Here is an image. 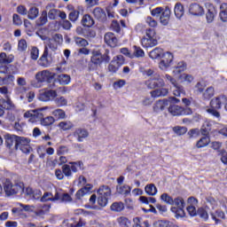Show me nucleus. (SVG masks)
I'll list each match as a JSON object with an SVG mask.
<instances>
[{"label": "nucleus", "mask_w": 227, "mask_h": 227, "mask_svg": "<svg viewBox=\"0 0 227 227\" xmlns=\"http://www.w3.org/2000/svg\"><path fill=\"white\" fill-rule=\"evenodd\" d=\"M82 168V161L70 162V165L66 164L61 169L55 170V176L58 180H63L65 176H72V173H77Z\"/></svg>", "instance_id": "1"}, {"label": "nucleus", "mask_w": 227, "mask_h": 227, "mask_svg": "<svg viewBox=\"0 0 227 227\" xmlns=\"http://www.w3.org/2000/svg\"><path fill=\"white\" fill-rule=\"evenodd\" d=\"M51 111L52 106H44L35 110H28L24 113L23 116L28 120L30 123H36V121H40L43 116H47Z\"/></svg>", "instance_id": "2"}, {"label": "nucleus", "mask_w": 227, "mask_h": 227, "mask_svg": "<svg viewBox=\"0 0 227 227\" xmlns=\"http://www.w3.org/2000/svg\"><path fill=\"white\" fill-rule=\"evenodd\" d=\"M110 61L111 57H109V51H106L103 55L100 51H93L89 70H95V68L100 67L102 63H109Z\"/></svg>", "instance_id": "3"}, {"label": "nucleus", "mask_w": 227, "mask_h": 227, "mask_svg": "<svg viewBox=\"0 0 227 227\" xmlns=\"http://www.w3.org/2000/svg\"><path fill=\"white\" fill-rule=\"evenodd\" d=\"M52 79H54V73L49 70H43L35 74L36 82H32L31 86H33V88H42L43 82H51Z\"/></svg>", "instance_id": "4"}, {"label": "nucleus", "mask_w": 227, "mask_h": 227, "mask_svg": "<svg viewBox=\"0 0 227 227\" xmlns=\"http://www.w3.org/2000/svg\"><path fill=\"white\" fill-rule=\"evenodd\" d=\"M4 191L5 192L6 196H13L19 194V192H24V183L6 180Z\"/></svg>", "instance_id": "5"}, {"label": "nucleus", "mask_w": 227, "mask_h": 227, "mask_svg": "<svg viewBox=\"0 0 227 227\" xmlns=\"http://www.w3.org/2000/svg\"><path fill=\"white\" fill-rule=\"evenodd\" d=\"M151 15L153 17H160V22L162 26H168L169 24V17L171 15V11L168 8L156 7L151 10Z\"/></svg>", "instance_id": "6"}, {"label": "nucleus", "mask_w": 227, "mask_h": 227, "mask_svg": "<svg viewBox=\"0 0 227 227\" xmlns=\"http://www.w3.org/2000/svg\"><path fill=\"white\" fill-rule=\"evenodd\" d=\"M226 96H219L213 98L210 102L211 108L207 109V112L215 116V118H221V114L216 109H221L223 104H226Z\"/></svg>", "instance_id": "7"}, {"label": "nucleus", "mask_w": 227, "mask_h": 227, "mask_svg": "<svg viewBox=\"0 0 227 227\" xmlns=\"http://www.w3.org/2000/svg\"><path fill=\"white\" fill-rule=\"evenodd\" d=\"M7 139L16 138V146L22 151L23 153H29L31 152V140L24 137H15L12 135L6 136Z\"/></svg>", "instance_id": "8"}, {"label": "nucleus", "mask_w": 227, "mask_h": 227, "mask_svg": "<svg viewBox=\"0 0 227 227\" xmlns=\"http://www.w3.org/2000/svg\"><path fill=\"white\" fill-rule=\"evenodd\" d=\"M141 43L143 47L148 49L150 47H155L157 45V33L154 29L149 28L145 32V35L142 38Z\"/></svg>", "instance_id": "9"}, {"label": "nucleus", "mask_w": 227, "mask_h": 227, "mask_svg": "<svg viewBox=\"0 0 227 227\" xmlns=\"http://www.w3.org/2000/svg\"><path fill=\"white\" fill-rule=\"evenodd\" d=\"M173 205H176V207H172L170 210L175 214V218L182 219L185 217V211H184V206L185 203L184 202V199H182V197L173 199Z\"/></svg>", "instance_id": "10"}, {"label": "nucleus", "mask_w": 227, "mask_h": 227, "mask_svg": "<svg viewBox=\"0 0 227 227\" xmlns=\"http://www.w3.org/2000/svg\"><path fill=\"white\" fill-rule=\"evenodd\" d=\"M145 86L149 90H155V88H164L166 86V82L164 79L160 78V74H153V78H151L145 81Z\"/></svg>", "instance_id": "11"}, {"label": "nucleus", "mask_w": 227, "mask_h": 227, "mask_svg": "<svg viewBox=\"0 0 227 227\" xmlns=\"http://www.w3.org/2000/svg\"><path fill=\"white\" fill-rule=\"evenodd\" d=\"M173 53L169 51L165 52L159 62L160 70H163V72L168 71L171 65H173Z\"/></svg>", "instance_id": "12"}, {"label": "nucleus", "mask_w": 227, "mask_h": 227, "mask_svg": "<svg viewBox=\"0 0 227 227\" xmlns=\"http://www.w3.org/2000/svg\"><path fill=\"white\" fill-rule=\"evenodd\" d=\"M122 65H125V58H123L122 55H117L114 57L111 63L109 64L108 70L109 72L116 74V72L120 70V67H122Z\"/></svg>", "instance_id": "13"}, {"label": "nucleus", "mask_w": 227, "mask_h": 227, "mask_svg": "<svg viewBox=\"0 0 227 227\" xmlns=\"http://www.w3.org/2000/svg\"><path fill=\"white\" fill-rule=\"evenodd\" d=\"M165 79L174 86L175 89L173 90V95L175 97L185 95V90H184V87H182V85H179L178 82H176V80L175 78H173L169 74H165Z\"/></svg>", "instance_id": "14"}, {"label": "nucleus", "mask_w": 227, "mask_h": 227, "mask_svg": "<svg viewBox=\"0 0 227 227\" xmlns=\"http://www.w3.org/2000/svg\"><path fill=\"white\" fill-rule=\"evenodd\" d=\"M188 12L192 17H203L205 15V8L198 3H192L188 6Z\"/></svg>", "instance_id": "15"}, {"label": "nucleus", "mask_w": 227, "mask_h": 227, "mask_svg": "<svg viewBox=\"0 0 227 227\" xmlns=\"http://www.w3.org/2000/svg\"><path fill=\"white\" fill-rule=\"evenodd\" d=\"M206 20L207 24H212L215 20V15H217V11H215V7L211 3H206Z\"/></svg>", "instance_id": "16"}, {"label": "nucleus", "mask_w": 227, "mask_h": 227, "mask_svg": "<svg viewBox=\"0 0 227 227\" xmlns=\"http://www.w3.org/2000/svg\"><path fill=\"white\" fill-rule=\"evenodd\" d=\"M52 64V53H49L48 50H44L43 55L38 59V65L40 67H44V68H47V67H51Z\"/></svg>", "instance_id": "17"}, {"label": "nucleus", "mask_w": 227, "mask_h": 227, "mask_svg": "<svg viewBox=\"0 0 227 227\" xmlns=\"http://www.w3.org/2000/svg\"><path fill=\"white\" fill-rule=\"evenodd\" d=\"M41 40H43L46 42L45 49L44 51L48 50V52L50 54H52V52L56 51L58 50V43L54 39H49L47 36L40 35Z\"/></svg>", "instance_id": "18"}, {"label": "nucleus", "mask_w": 227, "mask_h": 227, "mask_svg": "<svg viewBox=\"0 0 227 227\" xmlns=\"http://www.w3.org/2000/svg\"><path fill=\"white\" fill-rule=\"evenodd\" d=\"M74 137L78 141V143H82L84 139L90 136V132L87 131L86 129L78 128L73 133Z\"/></svg>", "instance_id": "19"}, {"label": "nucleus", "mask_w": 227, "mask_h": 227, "mask_svg": "<svg viewBox=\"0 0 227 227\" xmlns=\"http://www.w3.org/2000/svg\"><path fill=\"white\" fill-rule=\"evenodd\" d=\"M189 206L187 207V212L192 216L194 217L198 215V211L196 210V205H198V200L194 197H190L188 199Z\"/></svg>", "instance_id": "20"}, {"label": "nucleus", "mask_w": 227, "mask_h": 227, "mask_svg": "<svg viewBox=\"0 0 227 227\" xmlns=\"http://www.w3.org/2000/svg\"><path fill=\"white\" fill-rule=\"evenodd\" d=\"M104 40L106 45H108L109 47H118V38L116 37V35H114V33H106L105 35Z\"/></svg>", "instance_id": "21"}, {"label": "nucleus", "mask_w": 227, "mask_h": 227, "mask_svg": "<svg viewBox=\"0 0 227 227\" xmlns=\"http://www.w3.org/2000/svg\"><path fill=\"white\" fill-rule=\"evenodd\" d=\"M59 192H56L55 195L52 192H44L41 197V201L44 203L45 201H59Z\"/></svg>", "instance_id": "22"}, {"label": "nucleus", "mask_w": 227, "mask_h": 227, "mask_svg": "<svg viewBox=\"0 0 227 227\" xmlns=\"http://www.w3.org/2000/svg\"><path fill=\"white\" fill-rule=\"evenodd\" d=\"M95 19L98 20L104 21L106 19H107V14L106 13V11L100 7H96L92 12Z\"/></svg>", "instance_id": "23"}, {"label": "nucleus", "mask_w": 227, "mask_h": 227, "mask_svg": "<svg viewBox=\"0 0 227 227\" xmlns=\"http://www.w3.org/2000/svg\"><path fill=\"white\" fill-rule=\"evenodd\" d=\"M91 189H93V185L91 184H86L83 188L80 189L75 194L77 200H81V198H83L86 194H90Z\"/></svg>", "instance_id": "24"}, {"label": "nucleus", "mask_w": 227, "mask_h": 227, "mask_svg": "<svg viewBox=\"0 0 227 227\" xmlns=\"http://www.w3.org/2000/svg\"><path fill=\"white\" fill-rule=\"evenodd\" d=\"M130 191H132V189L127 184H118L116 186V192L122 196H129V194H130Z\"/></svg>", "instance_id": "25"}, {"label": "nucleus", "mask_w": 227, "mask_h": 227, "mask_svg": "<svg viewBox=\"0 0 227 227\" xmlns=\"http://www.w3.org/2000/svg\"><path fill=\"white\" fill-rule=\"evenodd\" d=\"M168 101L167 99L159 100L153 105L154 113H160V111H164L165 107H168Z\"/></svg>", "instance_id": "26"}, {"label": "nucleus", "mask_w": 227, "mask_h": 227, "mask_svg": "<svg viewBox=\"0 0 227 227\" xmlns=\"http://www.w3.org/2000/svg\"><path fill=\"white\" fill-rule=\"evenodd\" d=\"M150 93H151L152 98H157L159 97H166V95H168V89L162 87L160 89H156V90L151 91Z\"/></svg>", "instance_id": "27"}, {"label": "nucleus", "mask_w": 227, "mask_h": 227, "mask_svg": "<svg viewBox=\"0 0 227 227\" xmlns=\"http://www.w3.org/2000/svg\"><path fill=\"white\" fill-rule=\"evenodd\" d=\"M168 113L172 114V116H182V106H179L176 104H170L168 106Z\"/></svg>", "instance_id": "28"}, {"label": "nucleus", "mask_w": 227, "mask_h": 227, "mask_svg": "<svg viewBox=\"0 0 227 227\" xmlns=\"http://www.w3.org/2000/svg\"><path fill=\"white\" fill-rule=\"evenodd\" d=\"M164 54H166V52H164V50H162L161 48H155L149 52V57L151 58V59H159V58L161 59Z\"/></svg>", "instance_id": "29"}, {"label": "nucleus", "mask_w": 227, "mask_h": 227, "mask_svg": "<svg viewBox=\"0 0 227 227\" xmlns=\"http://www.w3.org/2000/svg\"><path fill=\"white\" fill-rule=\"evenodd\" d=\"M98 194L109 200L111 198V188L107 185H103L98 190Z\"/></svg>", "instance_id": "30"}, {"label": "nucleus", "mask_w": 227, "mask_h": 227, "mask_svg": "<svg viewBox=\"0 0 227 227\" xmlns=\"http://www.w3.org/2000/svg\"><path fill=\"white\" fill-rule=\"evenodd\" d=\"M6 98L7 99H0V107L6 110L13 109V103L12 102V99H10L8 96H6Z\"/></svg>", "instance_id": "31"}, {"label": "nucleus", "mask_w": 227, "mask_h": 227, "mask_svg": "<svg viewBox=\"0 0 227 227\" xmlns=\"http://www.w3.org/2000/svg\"><path fill=\"white\" fill-rule=\"evenodd\" d=\"M57 80L61 86H67L70 84L71 77L69 74H61L58 75Z\"/></svg>", "instance_id": "32"}, {"label": "nucleus", "mask_w": 227, "mask_h": 227, "mask_svg": "<svg viewBox=\"0 0 227 227\" xmlns=\"http://www.w3.org/2000/svg\"><path fill=\"white\" fill-rule=\"evenodd\" d=\"M174 13L176 17V19H182L184 17V4L177 3L176 4L174 7Z\"/></svg>", "instance_id": "33"}, {"label": "nucleus", "mask_w": 227, "mask_h": 227, "mask_svg": "<svg viewBox=\"0 0 227 227\" xmlns=\"http://www.w3.org/2000/svg\"><path fill=\"white\" fill-rule=\"evenodd\" d=\"M219 18L222 22H227V4L223 3L220 5Z\"/></svg>", "instance_id": "34"}, {"label": "nucleus", "mask_w": 227, "mask_h": 227, "mask_svg": "<svg viewBox=\"0 0 227 227\" xmlns=\"http://www.w3.org/2000/svg\"><path fill=\"white\" fill-rule=\"evenodd\" d=\"M41 121V125L43 127H51V125H53V123L56 122V119L53 116H47L45 118L39 119Z\"/></svg>", "instance_id": "35"}, {"label": "nucleus", "mask_w": 227, "mask_h": 227, "mask_svg": "<svg viewBox=\"0 0 227 227\" xmlns=\"http://www.w3.org/2000/svg\"><path fill=\"white\" fill-rule=\"evenodd\" d=\"M13 63V55L7 56L6 53H0V65H8Z\"/></svg>", "instance_id": "36"}, {"label": "nucleus", "mask_w": 227, "mask_h": 227, "mask_svg": "<svg viewBox=\"0 0 227 227\" xmlns=\"http://www.w3.org/2000/svg\"><path fill=\"white\" fill-rule=\"evenodd\" d=\"M186 69L187 65L184 62H178L177 65L174 67L173 74L174 75H178L179 74H182V72H185Z\"/></svg>", "instance_id": "37"}, {"label": "nucleus", "mask_w": 227, "mask_h": 227, "mask_svg": "<svg viewBox=\"0 0 227 227\" xmlns=\"http://www.w3.org/2000/svg\"><path fill=\"white\" fill-rule=\"evenodd\" d=\"M145 192L148 196H156L157 186L153 184H146L145 187Z\"/></svg>", "instance_id": "38"}, {"label": "nucleus", "mask_w": 227, "mask_h": 227, "mask_svg": "<svg viewBox=\"0 0 227 227\" xmlns=\"http://www.w3.org/2000/svg\"><path fill=\"white\" fill-rule=\"evenodd\" d=\"M215 93V90H214V87H208L202 93L203 100H210V98H212V97H214Z\"/></svg>", "instance_id": "39"}, {"label": "nucleus", "mask_w": 227, "mask_h": 227, "mask_svg": "<svg viewBox=\"0 0 227 227\" xmlns=\"http://www.w3.org/2000/svg\"><path fill=\"white\" fill-rule=\"evenodd\" d=\"M51 114L54 118H57V120H65V118H67V114L61 108L53 110Z\"/></svg>", "instance_id": "40"}, {"label": "nucleus", "mask_w": 227, "mask_h": 227, "mask_svg": "<svg viewBox=\"0 0 227 227\" xmlns=\"http://www.w3.org/2000/svg\"><path fill=\"white\" fill-rule=\"evenodd\" d=\"M210 145V137H202L197 143L196 148H205Z\"/></svg>", "instance_id": "41"}, {"label": "nucleus", "mask_w": 227, "mask_h": 227, "mask_svg": "<svg viewBox=\"0 0 227 227\" xmlns=\"http://www.w3.org/2000/svg\"><path fill=\"white\" fill-rule=\"evenodd\" d=\"M82 26H85V27H91L93 24H95V21L93 20V18L90 16L89 14H85L82 20Z\"/></svg>", "instance_id": "42"}, {"label": "nucleus", "mask_w": 227, "mask_h": 227, "mask_svg": "<svg viewBox=\"0 0 227 227\" xmlns=\"http://www.w3.org/2000/svg\"><path fill=\"white\" fill-rule=\"evenodd\" d=\"M205 88H207V83H205L203 81L198 82L194 86V93L200 95L205 91Z\"/></svg>", "instance_id": "43"}, {"label": "nucleus", "mask_w": 227, "mask_h": 227, "mask_svg": "<svg viewBox=\"0 0 227 227\" xmlns=\"http://www.w3.org/2000/svg\"><path fill=\"white\" fill-rule=\"evenodd\" d=\"M58 127L61 130H70L74 127V124L70 121H63L59 123Z\"/></svg>", "instance_id": "44"}, {"label": "nucleus", "mask_w": 227, "mask_h": 227, "mask_svg": "<svg viewBox=\"0 0 227 227\" xmlns=\"http://www.w3.org/2000/svg\"><path fill=\"white\" fill-rule=\"evenodd\" d=\"M117 223L121 227H130V220L127 218L126 216H120L117 218Z\"/></svg>", "instance_id": "45"}, {"label": "nucleus", "mask_w": 227, "mask_h": 227, "mask_svg": "<svg viewBox=\"0 0 227 227\" xmlns=\"http://www.w3.org/2000/svg\"><path fill=\"white\" fill-rule=\"evenodd\" d=\"M125 208L123 202H114L111 205V210L113 212H121Z\"/></svg>", "instance_id": "46"}, {"label": "nucleus", "mask_w": 227, "mask_h": 227, "mask_svg": "<svg viewBox=\"0 0 227 227\" xmlns=\"http://www.w3.org/2000/svg\"><path fill=\"white\" fill-rule=\"evenodd\" d=\"M179 79L181 80V82H186L187 84H191V82L194 81V76L189 74H182L179 76Z\"/></svg>", "instance_id": "47"}, {"label": "nucleus", "mask_w": 227, "mask_h": 227, "mask_svg": "<svg viewBox=\"0 0 227 227\" xmlns=\"http://www.w3.org/2000/svg\"><path fill=\"white\" fill-rule=\"evenodd\" d=\"M55 103L58 107H67V106H68V100L65 97L57 98Z\"/></svg>", "instance_id": "48"}, {"label": "nucleus", "mask_w": 227, "mask_h": 227, "mask_svg": "<svg viewBox=\"0 0 227 227\" xmlns=\"http://www.w3.org/2000/svg\"><path fill=\"white\" fill-rule=\"evenodd\" d=\"M38 8L36 7H31L28 11V19L30 20H35V19H36V17H38Z\"/></svg>", "instance_id": "49"}, {"label": "nucleus", "mask_w": 227, "mask_h": 227, "mask_svg": "<svg viewBox=\"0 0 227 227\" xmlns=\"http://www.w3.org/2000/svg\"><path fill=\"white\" fill-rule=\"evenodd\" d=\"M218 156L220 157V160L224 166H227V152L224 149L218 151Z\"/></svg>", "instance_id": "50"}, {"label": "nucleus", "mask_w": 227, "mask_h": 227, "mask_svg": "<svg viewBox=\"0 0 227 227\" xmlns=\"http://www.w3.org/2000/svg\"><path fill=\"white\" fill-rule=\"evenodd\" d=\"M37 26H45L47 24V12H43L41 17L36 20Z\"/></svg>", "instance_id": "51"}, {"label": "nucleus", "mask_w": 227, "mask_h": 227, "mask_svg": "<svg viewBox=\"0 0 227 227\" xmlns=\"http://www.w3.org/2000/svg\"><path fill=\"white\" fill-rule=\"evenodd\" d=\"M160 200L167 205H173V197L169 196L168 193L161 194Z\"/></svg>", "instance_id": "52"}, {"label": "nucleus", "mask_w": 227, "mask_h": 227, "mask_svg": "<svg viewBox=\"0 0 227 227\" xmlns=\"http://www.w3.org/2000/svg\"><path fill=\"white\" fill-rule=\"evenodd\" d=\"M134 58H145V51L140 47L134 46Z\"/></svg>", "instance_id": "53"}, {"label": "nucleus", "mask_w": 227, "mask_h": 227, "mask_svg": "<svg viewBox=\"0 0 227 227\" xmlns=\"http://www.w3.org/2000/svg\"><path fill=\"white\" fill-rule=\"evenodd\" d=\"M14 81H15V76H13L12 74H9L4 77V86H10L13 84Z\"/></svg>", "instance_id": "54"}, {"label": "nucleus", "mask_w": 227, "mask_h": 227, "mask_svg": "<svg viewBox=\"0 0 227 227\" xmlns=\"http://www.w3.org/2000/svg\"><path fill=\"white\" fill-rule=\"evenodd\" d=\"M198 215H200V219H203V221H208V212L205 210V208H199L198 210Z\"/></svg>", "instance_id": "55"}, {"label": "nucleus", "mask_w": 227, "mask_h": 227, "mask_svg": "<svg viewBox=\"0 0 227 227\" xmlns=\"http://www.w3.org/2000/svg\"><path fill=\"white\" fill-rule=\"evenodd\" d=\"M40 56V51L36 47H33L30 51V58L31 59H34V61H36L38 59V57Z\"/></svg>", "instance_id": "56"}, {"label": "nucleus", "mask_w": 227, "mask_h": 227, "mask_svg": "<svg viewBox=\"0 0 227 227\" xmlns=\"http://www.w3.org/2000/svg\"><path fill=\"white\" fill-rule=\"evenodd\" d=\"M79 11H72L68 15L69 20H71V22H76V20L79 19Z\"/></svg>", "instance_id": "57"}, {"label": "nucleus", "mask_w": 227, "mask_h": 227, "mask_svg": "<svg viewBox=\"0 0 227 227\" xmlns=\"http://www.w3.org/2000/svg\"><path fill=\"white\" fill-rule=\"evenodd\" d=\"M173 131L177 134V136H184L187 132V129L184 127L176 126L173 128Z\"/></svg>", "instance_id": "58"}, {"label": "nucleus", "mask_w": 227, "mask_h": 227, "mask_svg": "<svg viewBox=\"0 0 227 227\" xmlns=\"http://www.w3.org/2000/svg\"><path fill=\"white\" fill-rule=\"evenodd\" d=\"M108 200L109 199L106 197H102L100 195H98V204L99 205V207H107Z\"/></svg>", "instance_id": "59"}, {"label": "nucleus", "mask_w": 227, "mask_h": 227, "mask_svg": "<svg viewBox=\"0 0 227 227\" xmlns=\"http://www.w3.org/2000/svg\"><path fill=\"white\" fill-rule=\"evenodd\" d=\"M141 73L145 77H152V79H153L154 74H158L153 69H145V70H142Z\"/></svg>", "instance_id": "60"}, {"label": "nucleus", "mask_w": 227, "mask_h": 227, "mask_svg": "<svg viewBox=\"0 0 227 227\" xmlns=\"http://www.w3.org/2000/svg\"><path fill=\"white\" fill-rule=\"evenodd\" d=\"M59 200L62 203H70V201H72V197H70L68 193H64L62 195L59 193Z\"/></svg>", "instance_id": "61"}, {"label": "nucleus", "mask_w": 227, "mask_h": 227, "mask_svg": "<svg viewBox=\"0 0 227 227\" xmlns=\"http://www.w3.org/2000/svg\"><path fill=\"white\" fill-rule=\"evenodd\" d=\"M18 49L19 51H26V49H27V43L26 42V40L21 39L19 41Z\"/></svg>", "instance_id": "62"}, {"label": "nucleus", "mask_w": 227, "mask_h": 227, "mask_svg": "<svg viewBox=\"0 0 227 227\" xmlns=\"http://www.w3.org/2000/svg\"><path fill=\"white\" fill-rule=\"evenodd\" d=\"M145 22L150 26V27H157V20H153V18L150 16L145 19Z\"/></svg>", "instance_id": "63"}, {"label": "nucleus", "mask_w": 227, "mask_h": 227, "mask_svg": "<svg viewBox=\"0 0 227 227\" xmlns=\"http://www.w3.org/2000/svg\"><path fill=\"white\" fill-rule=\"evenodd\" d=\"M127 84V82L125 80H119L114 83V90H120V88H123Z\"/></svg>", "instance_id": "64"}]
</instances>
